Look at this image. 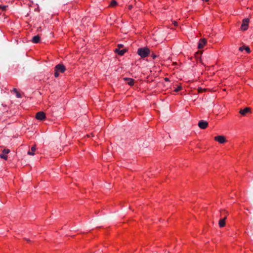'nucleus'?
Returning <instances> with one entry per match:
<instances>
[{
    "mask_svg": "<svg viewBox=\"0 0 253 253\" xmlns=\"http://www.w3.org/2000/svg\"><path fill=\"white\" fill-rule=\"evenodd\" d=\"M137 53L141 57L145 58L150 53V49L147 47H141L137 49Z\"/></svg>",
    "mask_w": 253,
    "mask_h": 253,
    "instance_id": "f257e3e1",
    "label": "nucleus"
},
{
    "mask_svg": "<svg viewBox=\"0 0 253 253\" xmlns=\"http://www.w3.org/2000/svg\"><path fill=\"white\" fill-rule=\"evenodd\" d=\"M249 22V19L248 18L244 19L241 25V29L243 31L247 30L248 28V24Z\"/></svg>",
    "mask_w": 253,
    "mask_h": 253,
    "instance_id": "f03ea898",
    "label": "nucleus"
},
{
    "mask_svg": "<svg viewBox=\"0 0 253 253\" xmlns=\"http://www.w3.org/2000/svg\"><path fill=\"white\" fill-rule=\"evenodd\" d=\"M66 70L65 66L62 64H59L55 67V70L61 73H63Z\"/></svg>",
    "mask_w": 253,
    "mask_h": 253,
    "instance_id": "7ed1b4c3",
    "label": "nucleus"
},
{
    "mask_svg": "<svg viewBox=\"0 0 253 253\" xmlns=\"http://www.w3.org/2000/svg\"><path fill=\"white\" fill-rule=\"evenodd\" d=\"M208 126V123L204 120H201L198 123V126L201 129H205Z\"/></svg>",
    "mask_w": 253,
    "mask_h": 253,
    "instance_id": "20e7f679",
    "label": "nucleus"
},
{
    "mask_svg": "<svg viewBox=\"0 0 253 253\" xmlns=\"http://www.w3.org/2000/svg\"><path fill=\"white\" fill-rule=\"evenodd\" d=\"M45 115L43 112H39L36 115V118L41 121L45 119Z\"/></svg>",
    "mask_w": 253,
    "mask_h": 253,
    "instance_id": "39448f33",
    "label": "nucleus"
},
{
    "mask_svg": "<svg viewBox=\"0 0 253 253\" xmlns=\"http://www.w3.org/2000/svg\"><path fill=\"white\" fill-rule=\"evenodd\" d=\"M214 140L217 141L219 143H224L226 142V139L224 136L222 135H218L214 137Z\"/></svg>",
    "mask_w": 253,
    "mask_h": 253,
    "instance_id": "423d86ee",
    "label": "nucleus"
},
{
    "mask_svg": "<svg viewBox=\"0 0 253 253\" xmlns=\"http://www.w3.org/2000/svg\"><path fill=\"white\" fill-rule=\"evenodd\" d=\"M206 42H207V41L205 39H200V40L199 41V43H198V48L199 49L202 48L204 47V46L206 44Z\"/></svg>",
    "mask_w": 253,
    "mask_h": 253,
    "instance_id": "0eeeda50",
    "label": "nucleus"
},
{
    "mask_svg": "<svg viewBox=\"0 0 253 253\" xmlns=\"http://www.w3.org/2000/svg\"><path fill=\"white\" fill-rule=\"evenodd\" d=\"M10 152V150L9 149H4L2 151V154L0 155V158L2 159H4L5 160L7 159V156L6 154L9 153Z\"/></svg>",
    "mask_w": 253,
    "mask_h": 253,
    "instance_id": "6e6552de",
    "label": "nucleus"
},
{
    "mask_svg": "<svg viewBox=\"0 0 253 253\" xmlns=\"http://www.w3.org/2000/svg\"><path fill=\"white\" fill-rule=\"evenodd\" d=\"M123 80L129 85L132 86L134 83V80L129 78H124Z\"/></svg>",
    "mask_w": 253,
    "mask_h": 253,
    "instance_id": "1a4fd4ad",
    "label": "nucleus"
},
{
    "mask_svg": "<svg viewBox=\"0 0 253 253\" xmlns=\"http://www.w3.org/2000/svg\"><path fill=\"white\" fill-rule=\"evenodd\" d=\"M251 112V109L249 107H246L243 109H240L239 113L243 116H245L248 113Z\"/></svg>",
    "mask_w": 253,
    "mask_h": 253,
    "instance_id": "9d476101",
    "label": "nucleus"
},
{
    "mask_svg": "<svg viewBox=\"0 0 253 253\" xmlns=\"http://www.w3.org/2000/svg\"><path fill=\"white\" fill-rule=\"evenodd\" d=\"M226 219V216H225L224 218H221L218 224L220 227H223L225 225V220Z\"/></svg>",
    "mask_w": 253,
    "mask_h": 253,
    "instance_id": "9b49d317",
    "label": "nucleus"
},
{
    "mask_svg": "<svg viewBox=\"0 0 253 253\" xmlns=\"http://www.w3.org/2000/svg\"><path fill=\"white\" fill-rule=\"evenodd\" d=\"M40 37L39 35L35 36L33 37L32 42L33 43H37L40 42Z\"/></svg>",
    "mask_w": 253,
    "mask_h": 253,
    "instance_id": "f8f14e48",
    "label": "nucleus"
},
{
    "mask_svg": "<svg viewBox=\"0 0 253 253\" xmlns=\"http://www.w3.org/2000/svg\"><path fill=\"white\" fill-rule=\"evenodd\" d=\"M36 147L35 146H33L32 147L31 150L29 151L28 152V154L30 155H34V152L36 151Z\"/></svg>",
    "mask_w": 253,
    "mask_h": 253,
    "instance_id": "ddd939ff",
    "label": "nucleus"
},
{
    "mask_svg": "<svg viewBox=\"0 0 253 253\" xmlns=\"http://www.w3.org/2000/svg\"><path fill=\"white\" fill-rule=\"evenodd\" d=\"M202 53V51H198L196 52L195 53V58H197V59H200Z\"/></svg>",
    "mask_w": 253,
    "mask_h": 253,
    "instance_id": "4468645a",
    "label": "nucleus"
},
{
    "mask_svg": "<svg viewBox=\"0 0 253 253\" xmlns=\"http://www.w3.org/2000/svg\"><path fill=\"white\" fill-rule=\"evenodd\" d=\"M126 49H121L120 51H119V52H118V54L119 55H121V56H122L124 54V53L126 51Z\"/></svg>",
    "mask_w": 253,
    "mask_h": 253,
    "instance_id": "2eb2a0df",
    "label": "nucleus"
},
{
    "mask_svg": "<svg viewBox=\"0 0 253 253\" xmlns=\"http://www.w3.org/2000/svg\"><path fill=\"white\" fill-rule=\"evenodd\" d=\"M117 4V2L116 1H115V0H113L111 2L110 5L111 6L113 7V6H116Z\"/></svg>",
    "mask_w": 253,
    "mask_h": 253,
    "instance_id": "dca6fc26",
    "label": "nucleus"
},
{
    "mask_svg": "<svg viewBox=\"0 0 253 253\" xmlns=\"http://www.w3.org/2000/svg\"><path fill=\"white\" fill-rule=\"evenodd\" d=\"M7 7V5H0V9L2 11H5L6 10Z\"/></svg>",
    "mask_w": 253,
    "mask_h": 253,
    "instance_id": "f3484780",
    "label": "nucleus"
},
{
    "mask_svg": "<svg viewBox=\"0 0 253 253\" xmlns=\"http://www.w3.org/2000/svg\"><path fill=\"white\" fill-rule=\"evenodd\" d=\"M206 90V89L205 88H202L201 87H199L198 89V92H203L204 91H205Z\"/></svg>",
    "mask_w": 253,
    "mask_h": 253,
    "instance_id": "a211bd4d",
    "label": "nucleus"
},
{
    "mask_svg": "<svg viewBox=\"0 0 253 253\" xmlns=\"http://www.w3.org/2000/svg\"><path fill=\"white\" fill-rule=\"evenodd\" d=\"M181 86H178L177 87H176L174 90V91L175 92H178L179 91V90H180L181 89Z\"/></svg>",
    "mask_w": 253,
    "mask_h": 253,
    "instance_id": "6ab92c4d",
    "label": "nucleus"
},
{
    "mask_svg": "<svg viewBox=\"0 0 253 253\" xmlns=\"http://www.w3.org/2000/svg\"><path fill=\"white\" fill-rule=\"evenodd\" d=\"M245 50L247 53H250L251 52V50L249 46H245Z\"/></svg>",
    "mask_w": 253,
    "mask_h": 253,
    "instance_id": "aec40b11",
    "label": "nucleus"
},
{
    "mask_svg": "<svg viewBox=\"0 0 253 253\" xmlns=\"http://www.w3.org/2000/svg\"><path fill=\"white\" fill-rule=\"evenodd\" d=\"M59 72L58 71H56V70H55V73H54V76L55 77L57 78L59 76Z\"/></svg>",
    "mask_w": 253,
    "mask_h": 253,
    "instance_id": "412c9836",
    "label": "nucleus"
},
{
    "mask_svg": "<svg viewBox=\"0 0 253 253\" xmlns=\"http://www.w3.org/2000/svg\"><path fill=\"white\" fill-rule=\"evenodd\" d=\"M245 46H241L239 48V50L241 51H243L244 49H245Z\"/></svg>",
    "mask_w": 253,
    "mask_h": 253,
    "instance_id": "4be33fe9",
    "label": "nucleus"
},
{
    "mask_svg": "<svg viewBox=\"0 0 253 253\" xmlns=\"http://www.w3.org/2000/svg\"><path fill=\"white\" fill-rule=\"evenodd\" d=\"M120 50H121L120 48H119V47H118V48H116L115 49V52H116V53H118L119 51H120Z\"/></svg>",
    "mask_w": 253,
    "mask_h": 253,
    "instance_id": "5701e85b",
    "label": "nucleus"
},
{
    "mask_svg": "<svg viewBox=\"0 0 253 253\" xmlns=\"http://www.w3.org/2000/svg\"><path fill=\"white\" fill-rule=\"evenodd\" d=\"M16 93L17 97H18V98L21 97V94L18 91H16Z\"/></svg>",
    "mask_w": 253,
    "mask_h": 253,
    "instance_id": "b1692460",
    "label": "nucleus"
},
{
    "mask_svg": "<svg viewBox=\"0 0 253 253\" xmlns=\"http://www.w3.org/2000/svg\"><path fill=\"white\" fill-rule=\"evenodd\" d=\"M151 56H152V57H153V59H155L157 57V56L156 54H154V53H153L151 55Z\"/></svg>",
    "mask_w": 253,
    "mask_h": 253,
    "instance_id": "393cba45",
    "label": "nucleus"
},
{
    "mask_svg": "<svg viewBox=\"0 0 253 253\" xmlns=\"http://www.w3.org/2000/svg\"><path fill=\"white\" fill-rule=\"evenodd\" d=\"M132 7H133V6H132V4H130L128 6V8L129 10H131Z\"/></svg>",
    "mask_w": 253,
    "mask_h": 253,
    "instance_id": "a878e982",
    "label": "nucleus"
},
{
    "mask_svg": "<svg viewBox=\"0 0 253 253\" xmlns=\"http://www.w3.org/2000/svg\"><path fill=\"white\" fill-rule=\"evenodd\" d=\"M118 47L119 48H122V47H123V44H118Z\"/></svg>",
    "mask_w": 253,
    "mask_h": 253,
    "instance_id": "bb28decb",
    "label": "nucleus"
},
{
    "mask_svg": "<svg viewBox=\"0 0 253 253\" xmlns=\"http://www.w3.org/2000/svg\"><path fill=\"white\" fill-rule=\"evenodd\" d=\"M25 240L26 241H27V242H30V239H25Z\"/></svg>",
    "mask_w": 253,
    "mask_h": 253,
    "instance_id": "cd10ccee",
    "label": "nucleus"
},
{
    "mask_svg": "<svg viewBox=\"0 0 253 253\" xmlns=\"http://www.w3.org/2000/svg\"><path fill=\"white\" fill-rule=\"evenodd\" d=\"M165 81H168L169 80V79H168V78H166L165 79Z\"/></svg>",
    "mask_w": 253,
    "mask_h": 253,
    "instance_id": "c85d7f7f",
    "label": "nucleus"
},
{
    "mask_svg": "<svg viewBox=\"0 0 253 253\" xmlns=\"http://www.w3.org/2000/svg\"><path fill=\"white\" fill-rule=\"evenodd\" d=\"M174 24L176 26V25H177V22H176L174 21Z\"/></svg>",
    "mask_w": 253,
    "mask_h": 253,
    "instance_id": "c756f323",
    "label": "nucleus"
},
{
    "mask_svg": "<svg viewBox=\"0 0 253 253\" xmlns=\"http://www.w3.org/2000/svg\"><path fill=\"white\" fill-rule=\"evenodd\" d=\"M13 91H14V92H16V91H17L16 88H14V89H13Z\"/></svg>",
    "mask_w": 253,
    "mask_h": 253,
    "instance_id": "7c9ffc66",
    "label": "nucleus"
}]
</instances>
